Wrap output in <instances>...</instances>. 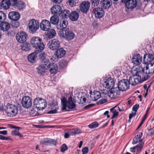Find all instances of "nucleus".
Returning a JSON list of instances; mask_svg holds the SVG:
<instances>
[{"mask_svg":"<svg viewBox=\"0 0 154 154\" xmlns=\"http://www.w3.org/2000/svg\"><path fill=\"white\" fill-rule=\"evenodd\" d=\"M143 68L140 66H133L131 69V72L133 75L131 76L129 78V84H130L133 85H135L138 83L142 82L141 76L140 74L143 72Z\"/></svg>","mask_w":154,"mask_h":154,"instance_id":"f257e3e1","label":"nucleus"},{"mask_svg":"<svg viewBox=\"0 0 154 154\" xmlns=\"http://www.w3.org/2000/svg\"><path fill=\"white\" fill-rule=\"evenodd\" d=\"M30 44L33 48L38 51H41L45 48V45L42 40L39 37H32L30 39Z\"/></svg>","mask_w":154,"mask_h":154,"instance_id":"f03ea898","label":"nucleus"},{"mask_svg":"<svg viewBox=\"0 0 154 154\" xmlns=\"http://www.w3.org/2000/svg\"><path fill=\"white\" fill-rule=\"evenodd\" d=\"M4 111L8 117H13L17 114L18 109L15 105L8 103L4 109Z\"/></svg>","mask_w":154,"mask_h":154,"instance_id":"7ed1b4c3","label":"nucleus"},{"mask_svg":"<svg viewBox=\"0 0 154 154\" xmlns=\"http://www.w3.org/2000/svg\"><path fill=\"white\" fill-rule=\"evenodd\" d=\"M98 83H102L103 87L106 89H111L113 88L115 84L114 79L111 77H103L101 79L98 78Z\"/></svg>","mask_w":154,"mask_h":154,"instance_id":"20e7f679","label":"nucleus"},{"mask_svg":"<svg viewBox=\"0 0 154 154\" xmlns=\"http://www.w3.org/2000/svg\"><path fill=\"white\" fill-rule=\"evenodd\" d=\"M58 35L61 38H64L67 40H71L74 38L75 36L74 33L70 30L68 28L59 31Z\"/></svg>","mask_w":154,"mask_h":154,"instance_id":"39448f33","label":"nucleus"},{"mask_svg":"<svg viewBox=\"0 0 154 154\" xmlns=\"http://www.w3.org/2000/svg\"><path fill=\"white\" fill-rule=\"evenodd\" d=\"M51 65V63L48 59L44 60L42 61L41 64L37 67V72L40 74L45 73L50 68Z\"/></svg>","mask_w":154,"mask_h":154,"instance_id":"423d86ee","label":"nucleus"},{"mask_svg":"<svg viewBox=\"0 0 154 154\" xmlns=\"http://www.w3.org/2000/svg\"><path fill=\"white\" fill-rule=\"evenodd\" d=\"M62 107L63 110H66V108L69 109H73L75 107V104L73 102L72 97H70L68 98V100L67 101L65 98H63L61 99Z\"/></svg>","mask_w":154,"mask_h":154,"instance_id":"0eeeda50","label":"nucleus"},{"mask_svg":"<svg viewBox=\"0 0 154 154\" xmlns=\"http://www.w3.org/2000/svg\"><path fill=\"white\" fill-rule=\"evenodd\" d=\"M34 106L38 110H42L46 106L45 100L42 98H37L33 102Z\"/></svg>","mask_w":154,"mask_h":154,"instance_id":"6e6552de","label":"nucleus"},{"mask_svg":"<svg viewBox=\"0 0 154 154\" xmlns=\"http://www.w3.org/2000/svg\"><path fill=\"white\" fill-rule=\"evenodd\" d=\"M28 26L29 32L33 34L39 29V24L38 20L32 19L29 21Z\"/></svg>","mask_w":154,"mask_h":154,"instance_id":"1a4fd4ad","label":"nucleus"},{"mask_svg":"<svg viewBox=\"0 0 154 154\" xmlns=\"http://www.w3.org/2000/svg\"><path fill=\"white\" fill-rule=\"evenodd\" d=\"M21 104L23 107L28 109L32 106V99L29 96H25L22 98Z\"/></svg>","mask_w":154,"mask_h":154,"instance_id":"9d476101","label":"nucleus"},{"mask_svg":"<svg viewBox=\"0 0 154 154\" xmlns=\"http://www.w3.org/2000/svg\"><path fill=\"white\" fill-rule=\"evenodd\" d=\"M129 83L127 79H123L119 81L118 84V89L119 90L123 91L128 89Z\"/></svg>","mask_w":154,"mask_h":154,"instance_id":"9b49d317","label":"nucleus"},{"mask_svg":"<svg viewBox=\"0 0 154 154\" xmlns=\"http://www.w3.org/2000/svg\"><path fill=\"white\" fill-rule=\"evenodd\" d=\"M28 35L24 31H20L18 32L16 35L17 41L20 43H23L26 40Z\"/></svg>","mask_w":154,"mask_h":154,"instance_id":"f8f14e48","label":"nucleus"},{"mask_svg":"<svg viewBox=\"0 0 154 154\" xmlns=\"http://www.w3.org/2000/svg\"><path fill=\"white\" fill-rule=\"evenodd\" d=\"M60 46V42L58 40L55 39L51 40L48 44V47L52 50H55Z\"/></svg>","mask_w":154,"mask_h":154,"instance_id":"ddd939ff","label":"nucleus"},{"mask_svg":"<svg viewBox=\"0 0 154 154\" xmlns=\"http://www.w3.org/2000/svg\"><path fill=\"white\" fill-rule=\"evenodd\" d=\"M51 27L50 22L48 20H42L40 23V28L43 31H47L50 29Z\"/></svg>","mask_w":154,"mask_h":154,"instance_id":"4468645a","label":"nucleus"},{"mask_svg":"<svg viewBox=\"0 0 154 154\" xmlns=\"http://www.w3.org/2000/svg\"><path fill=\"white\" fill-rule=\"evenodd\" d=\"M122 2L125 3V6L128 9H132L135 8L137 4L136 0H122Z\"/></svg>","mask_w":154,"mask_h":154,"instance_id":"2eb2a0df","label":"nucleus"},{"mask_svg":"<svg viewBox=\"0 0 154 154\" xmlns=\"http://www.w3.org/2000/svg\"><path fill=\"white\" fill-rule=\"evenodd\" d=\"M120 94L119 89L117 88H112L108 92V96L111 98H115Z\"/></svg>","mask_w":154,"mask_h":154,"instance_id":"dca6fc26","label":"nucleus"},{"mask_svg":"<svg viewBox=\"0 0 154 154\" xmlns=\"http://www.w3.org/2000/svg\"><path fill=\"white\" fill-rule=\"evenodd\" d=\"M93 12L95 17L100 18L104 14V12L102 8H96L93 9Z\"/></svg>","mask_w":154,"mask_h":154,"instance_id":"f3484780","label":"nucleus"},{"mask_svg":"<svg viewBox=\"0 0 154 154\" xmlns=\"http://www.w3.org/2000/svg\"><path fill=\"white\" fill-rule=\"evenodd\" d=\"M90 6V3L88 1L82 2L80 5V10L83 13H86L88 11Z\"/></svg>","mask_w":154,"mask_h":154,"instance_id":"a211bd4d","label":"nucleus"},{"mask_svg":"<svg viewBox=\"0 0 154 154\" xmlns=\"http://www.w3.org/2000/svg\"><path fill=\"white\" fill-rule=\"evenodd\" d=\"M143 72L147 74H152L154 73V63H150L146 65V69H143Z\"/></svg>","mask_w":154,"mask_h":154,"instance_id":"6ab92c4d","label":"nucleus"},{"mask_svg":"<svg viewBox=\"0 0 154 154\" xmlns=\"http://www.w3.org/2000/svg\"><path fill=\"white\" fill-rule=\"evenodd\" d=\"M143 63L144 64L147 65L150 63H154V56L149 54L144 55L143 57Z\"/></svg>","mask_w":154,"mask_h":154,"instance_id":"aec40b11","label":"nucleus"},{"mask_svg":"<svg viewBox=\"0 0 154 154\" xmlns=\"http://www.w3.org/2000/svg\"><path fill=\"white\" fill-rule=\"evenodd\" d=\"M9 18L11 20L16 21L19 20L20 15L17 12L12 11L9 12L8 14Z\"/></svg>","mask_w":154,"mask_h":154,"instance_id":"412c9836","label":"nucleus"},{"mask_svg":"<svg viewBox=\"0 0 154 154\" xmlns=\"http://www.w3.org/2000/svg\"><path fill=\"white\" fill-rule=\"evenodd\" d=\"M61 10V7L58 5H54L50 9L51 14L55 15L60 14Z\"/></svg>","mask_w":154,"mask_h":154,"instance_id":"4be33fe9","label":"nucleus"},{"mask_svg":"<svg viewBox=\"0 0 154 154\" xmlns=\"http://www.w3.org/2000/svg\"><path fill=\"white\" fill-rule=\"evenodd\" d=\"M56 141L53 139L46 138L42 139L40 142V144L43 145H49L51 144L55 145Z\"/></svg>","mask_w":154,"mask_h":154,"instance_id":"5701e85b","label":"nucleus"},{"mask_svg":"<svg viewBox=\"0 0 154 154\" xmlns=\"http://www.w3.org/2000/svg\"><path fill=\"white\" fill-rule=\"evenodd\" d=\"M68 24L67 21L66 20H64L60 21L59 23L57 25V27L58 29L61 30L62 29L63 30V29H65L67 27Z\"/></svg>","mask_w":154,"mask_h":154,"instance_id":"b1692460","label":"nucleus"},{"mask_svg":"<svg viewBox=\"0 0 154 154\" xmlns=\"http://www.w3.org/2000/svg\"><path fill=\"white\" fill-rule=\"evenodd\" d=\"M142 58L139 54H137L135 55L132 58V62L136 66L138 65L142 61Z\"/></svg>","mask_w":154,"mask_h":154,"instance_id":"393cba45","label":"nucleus"},{"mask_svg":"<svg viewBox=\"0 0 154 154\" xmlns=\"http://www.w3.org/2000/svg\"><path fill=\"white\" fill-rule=\"evenodd\" d=\"M142 132H139L133 138L132 144H136L137 143L139 142L140 143H143V140L141 139L140 138L142 136Z\"/></svg>","mask_w":154,"mask_h":154,"instance_id":"a878e982","label":"nucleus"},{"mask_svg":"<svg viewBox=\"0 0 154 154\" xmlns=\"http://www.w3.org/2000/svg\"><path fill=\"white\" fill-rule=\"evenodd\" d=\"M66 54V51L62 48H60L57 49L55 52L57 57L58 58L63 57Z\"/></svg>","mask_w":154,"mask_h":154,"instance_id":"bb28decb","label":"nucleus"},{"mask_svg":"<svg viewBox=\"0 0 154 154\" xmlns=\"http://www.w3.org/2000/svg\"><path fill=\"white\" fill-rule=\"evenodd\" d=\"M101 97V94L99 91H94L93 94H91L90 96V97L92 100L96 101L99 99Z\"/></svg>","mask_w":154,"mask_h":154,"instance_id":"cd10ccee","label":"nucleus"},{"mask_svg":"<svg viewBox=\"0 0 154 154\" xmlns=\"http://www.w3.org/2000/svg\"><path fill=\"white\" fill-rule=\"evenodd\" d=\"M101 5L104 9L109 8L112 5L111 0H102L100 2Z\"/></svg>","mask_w":154,"mask_h":154,"instance_id":"c85d7f7f","label":"nucleus"},{"mask_svg":"<svg viewBox=\"0 0 154 154\" xmlns=\"http://www.w3.org/2000/svg\"><path fill=\"white\" fill-rule=\"evenodd\" d=\"M79 14L76 11H73L69 13V17L70 20L72 21L77 20L79 17Z\"/></svg>","mask_w":154,"mask_h":154,"instance_id":"c756f323","label":"nucleus"},{"mask_svg":"<svg viewBox=\"0 0 154 154\" xmlns=\"http://www.w3.org/2000/svg\"><path fill=\"white\" fill-rule=\"evenodd\" d=\"M1 29L3 31H8L10 28L9 24L7 22H2L0 25Z\"/></svg>","mask_w":154,"mask_h":154,"instance_id":"7c9ffc66","label":"nucleus"},{"mask_svg":"<svg viewBox=\"0 0 154 154\" xmlns=\"http://www.w3.org/2000/svg\"><path fill=\"white\" fill-rule=\"evenodd\" d=\"M54 15L50 18V21L52 24L56 25L57 24L59 21V18L57 16Z\"/></svg>","mask_w":154,"mask_h":154,"instance_id":"2f4dec72","label":"nucleus"},{"mask_svg":"<svg viewBox=\"0 0 154 154\" xmlns=\"http://www.w3.org/2000/svg\"><path fill=\"white\" fill-rule=\"evenodd\" d=\"M49 71L51 74H55L57 73L58 68L56 64L53 63L51 65Z\"/></svg>","mask_w":154,"mask_h":154,"instance_id":"473e14b6","label":"nucleus"},{"mask_svg":"<svg viewBox=\"0 0 154 154\" xmlns=\"http://www.w3.org/2000/svg\"><path fill=\"white\" fill-rule=\"evenodd\" d=\"M69 11L67 10H64L61 11L60 16L61 17L63 18H65L69 17Z\"/></svg>","mask_w":154,"mask_h":154,"instance_id":"72a5a7b5","label":"nucleus"},{"mask_svg":"<svg viewBox=\"0 0 154 154\" xmlns=\"http://www.w3.org/2000/svg\"><path fill=\"white\" fill-rule=\"evenodd\" d=\"M10 5V2L8 0H3L1 5V7L5 9H7L9 8Z\"/></svg>","mask_w":154,"mask_h":154,"instance_id":"f704fd0d","label":"nucleus"},{"mask_svg":"<svg viewBox=\"0 0 154 154\" xmlns=\"http://www.w3.org/2000/svg\"><path fill=\"white\" fill-rule=\"evenodd\" d=\"M47 35L48 38H51L54 37L56 35L55 31L53 29H51L48 31Z\"/></svg>","mask_w":154,"mask_h":154,"instance_id":"c9c22d12","label":"nucleus"},{"mask_svg":"<svg viewBox=\"0 0 154 154\" xmlns=\"http://www.w3.org/2000/svg\"><path fill=\"white\" fill-rule=\"evenodd\" d=\"M37 57L36 54L35 53H33L30 54L28 57V60L31 62H34Z\"/></svg>","mask_w":154,"mask_h":154,"instance_id":"e433bc0d","label":"nucleus"},{"mask_svg":"<svg viewBox=\"0 0 154 154\" xmlns=\"http://www.w3.org/2000/svg\"><path fill=\"white\" fill-rule=\"evenodd\" d=\"M25 5L24 3L22 2H18L17 4L15 6V8H16L19 10H21L24 8L25 7Z\"/></svg>","mask_w":154,"mask_h":154,"instance_id":"4c0bfd02","label":"nucleus"},{"mask_svg":"<svg viewBox=\"0 0 154 154\" xmlns=\"http://www.w3.org/2000/svg\"><path fill=\"white\" fill-rule=\"evenodd\" d=\"M13 128H16L14 127H12ZM19 127L16 128V129L13 130L11 132V134L12 135H16L19 136L20 137H23V135L21 134L19 132Z\"/></svg>","mask_w":154,"mask_h":154,"instance_id":"58836bf2","label":"nucleus"},{"mask_svg":"<svg viewBox=\"0 0 154 154\" xmlns=\"http://www.w3.org/2000/svg\"><path fill=\"white\" fill-rule=\"evenodd\" d=\"M116 106H115L110 109V112H112L113 114L112 118V119L114 118L118 115V112H117L116 109H115V108H116Z\"/></svg>","mask_w":154,"mask_h":154,"instance_id":"ea45409f","label":"nucleus"},{"mask_svg":"<svg viewBox=\"0 0 154 154\" xmlns=\"http://www.w3.org/2000/svg\"><path fill=\"white\" fill-rule=\"evenodd\" d=\"M22 49L25 51H29L30 49L29 45L27 43H25L22 46Z\"/></svg>","mask_w":154,"mask_h":154,"instance_id":"a19ab883","label":"nucleus"},{"mask_svg":"<svg viewBox=\"0 0 154 154\" xmlns=\"http://www.w3.org/2000/svg\"><path fill=\"white\" fill-rule=\"evenodd\" d=\"M6 15L3 11H0V23L3 22L6 18Z\"/></svg>","mask_w":154,"mask_h":154,"instance_id":"79ce46f5","label":"nucleus"},{"mask_svg":"<svg viewBox=\"0 0 154 154\" xmlns=\"http://www.w3.org/2000/svg\"><path fill=\"white\" fill-rule=\"evenodd\" d=\"M66 2L72 7L75 6L76 4V2L74 0H67Z\"/></svg>","mask_w":154,"mask_h":154,"instance_id":"37998d69","label":"nucleus"},{"mask_svg":"<svg viewBox=\"0 0 154 154\" xmlns=\"http://www.w3.org/2000/svg\"><path fill=\"white\" fill-rule=\"evenodd\" d=\"M98 126V123L96 122H93L88 125V127L91 128H94L97 127Z\"/></svg>","mask_w":154,"mask_h":154,"instance_id":"c03bdc74","label":"nucleus"},{"mask_svg":"<svg viewBox=\"0 0 154 154\" xmlns=\"http://www.w3.org/2000/svg\"><path fill=\"white\" fill-rule=\"evenodd\" d=\"M143 144L144 142L140 143L139 144H138L135 146L137 152L140 151L143 147Z\"/></svg>","mask_w":154,"mask_h":154,"instance_id":"a18cd8bd","label":"nucleus"},{"mask_svg":"<svg viewBox=\"0 0 154 154\" xmlns=\"http://www.w3.org/2000/svg\"><path fill=\"white\" fill-rule=\"evenodd\" d=\"M58 58H57V56H56V54L52 56L50 58V60L51 62L53 63H54L58 61Z\"/></svg>","mask_w":154,"mask_h":154,"instance_id":"49530a36","label":"nucleus"},{"mask_svg":"<svg viewBox=\"0 0 154 154\" xmlns=\"http://www.w3.org/2000/svg\"><path fill=\"white\" fill-rule=\"evenodd\" d=\"M46 54L44 53H42L40 54L39 57L42 60V61L44 60L47 59L46 58Z\"/></svg>","mask_w":154,"mask_h":154,"instance_id":"de8ad7c7","label":"nucleus"},{"mask_svg":"<svg viewBox=\"0 0 154 154\" xmlns=\"http://www.w3.org/2000/svg\"><path fill=\"white\" fill-rule=\"evenodd\" d=\"M154 133V131L152 128L149 129H148L146 132V134L147 135H151L153 134Z\"/></svg>","mask_w":154,"mask_h":154,"instance_id":"09e8293b","label":"nucleus"},{"mask_svg":"<svg viewBox=\"0 0 154 154\" xmlns=\"http://www.w3.org/2000/svg\"><path fill=\"white\" fill-rule=\"evenodd\" d=\"M92 5L94 6H97L99 4L100 0H91Z\"/></svg>","mask_w":154,"mask_h":154,"instance_id":"8fccbe9b","label":"nucleus"},{"mask_svg":"<svg viewBox=\"0 0 154 154\" xmlns=\"http://www.w3.org/2000/svg\"><path fill=\"white\" fill-rule=\"evenodd\" d=\"M108 92L107 91L104 90L103 92H102L101 94V96L102 97H106L108 96Z\"/></svg>","mask_w":154,"mask_h":154,"instance_id":"3c124183","label":"nucleus"},{"mask_svg":"<svg viewBox=\"0 0 154 154\" xmlns=\"http://www.w3.org/2000/svg\"><path fill=\"white\" fill-rule=\"evenodd\" d=\"M78 98H79L80 102L83 103H85L86 101V98L84 97H83L82 96L80 97V95H79V96L78 97Z\"/></svg>","mask_w":154,"mask_h":154,"instance_id":"603ef678","label":"nucleus"},{"mask_svg":"<svg viewBox=\"0 0 154 154\" xmlns=\"http://www.w3.org/2000/svg\"><path fill=\"white\" fill-rule=\"evenodd\" d=\"M147 74H148L146 73V74L144 75V77H142V79H141V81H142V82L147 80L149 78V76L147 75Z\"/></svg>","mask_w":154,"mask_h":154,"instance_id":"864d4df0","label":"nucleus"},{"mask_svg":"<svg viewBox=\"0 0 154 154\" xmlns=\"http://www.w3.org/2000/svg\"><path fill=\"white\" fill-rule=\"evenodd\" d=\"M139 105L138 104H137L135 105H134L132 108L133 111H134V112H135V113H136L137 110V109H138L139 107Z\"/></svg>","mask_w":154,"mask_h":154,"instance_id":"5fc2aeb1","label":"nucleus"},{"mask_svg":"<svg viewBox=\"0 0 154 154\" xmlns=\"http://www.w3.org/2000/svg\"><path fill=\"white\" fill-rule=\"evenodd\" d=\"M10 4H12V5L14 6V7L15 6L16 4H17V0H10Z\"/></svg>","mask_w":154,"mask_h":154,"instance_id":"6e6d98bb","label":"nucleus"},{"mask_svg":"<svg viewBox=\"0 0 154 154\" xmlns=\"http://www.w3.org/2000/svg\"><path fill=\"white\" fill-rule=\"evenodd\" d=\"M67 148L66 145L65 144H63L62 146L61 151L62 152H63L66 150Z\"/></svg>","mask_w":154,"mask_h":154,"instance_id":"4d7b16f0","label":"nucleus"},{"mask_svg":"<svg viewBox=\"0 0 154 154\" xmlns=\"http://www.w3.org/2000/svg\"><path fill=\"white\" fill-rule=\"evenodd\" d=\"M88 148L87 147H85L82 149V152L83 154H86L88 152Z\"/></svg>","mask_w":154,"mask_h":154,"instance_id":"13d9d810","label":"nucleus"},{"mask_svg":"<svg viewBox=\"0 0 154 154\" xmlns=\"http://www.w3.org/2000/svg\"><path fill=\"white\" fill-rule=\"evenodd\" d=\"M35 110L33 109L32 108L29 111V114L30 115L34 116Z\"/></svg>","mask_w":154,"mask_h":154,"instance_id":"bf43d9fd","label":"nucleus"},{"mask_svg":"<svg viewBox=\"0 0 154 154\" xmlns=\"http://www.w3.org/2000/svg\"><path fill=\"white\" fill-rule=\"evenodd\" d=\"M66 61L64 60H62L60 62V65L61 67H63L64 66L66 65Z\"/></svg>","mask_w":154,"mask_h":154,"instance_id":"052dcab7","label":"nucleus"},{"mask_svg":"<svg viewBox=\"0 0 154 154\" xmlns=\"http://www.w3.org/2000/svg\"><path fill=\"white\" fill-rule=\"evenodd\" d=\"M19 26V23L17 21L15 22L13 24V26L16 28L18 27Z\"/></svg>","mask_w":154,"mask_h":154,"instance_id":"680f3d73","label":"nucleus"},{"mask_svg":"<svg viewBox=\"0 0 154 154\" xmlns=\"http://www.w3.org/2000/svg\"><path fill=\"white\" fill-rule=\"evenodd\" d=\"M69 133L70 135H73L75 134V131L74 129H72L69 130Z\"/></svg>","mask_w":154,"mask_h":154,"instance_id":"e2e57ef3","label":"nucleus"},{"mask_svg":"<svg viewBox=\"0 0 154 154\" xmlns=\"http://www.w3.org/2000/svg\"><path fill=\"white\" fill-rule=\"evenodd\" d=\"M63 0H52V2L54 3H60Z\"/></svg>","mask_w":154,"mask_h":154,"instance_id":"0e129e2a","label":"nucleus"},{"mask_svg":"<svg viewBox=\"0 0 154 154\" xmlns=\"http://www.w3.org/2000/svg\"><path fill=\"white\" fill-rule=\"evenodd\" d=\"M74 130L75 131V134H78L81 132V131L80 129H74Z\"/></svg>","mask_w":154,"mask_h":154,"instance_id":"69168bd1","label":"nucleus"},{"mask_svg":"<svg viewBox=\"0 0 154 154\" xmlns=\"http://www.w3.org/2000/svg\"><path fill=\"white\" fill-rule=\"evenodd\" d=\"M135 113H136L134 112V113H132L130 114L129 115V119H130L132 118L133 117L135 116Z\"/></svg>","mask_w":154,"mask_h":154,"instance_id":"338daca9","label":"nucleus"},{"mask_svg":"<svg viewBox=\"0 0 154 154\" xmlns=\"http://www.w3.org/2000/svg\"><path fill=\"white\" fill-rule=\"evenodd\" d=\"M136 148L135 146L131 147L130 149V151L131 152H135Z\"/></svg>","mask_w":154,"mask_h":154,"instance_id":"774afa93","label":"nucleus"}]
</instances>
